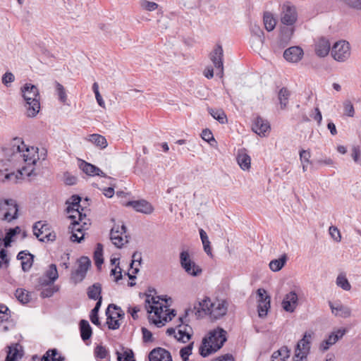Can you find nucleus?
I'll use <instances>...</instances> for the list:
<instances>
[{
  "label": "nucleus",
  "mask_w": 361,
  "mask_h": 361,
  "mask_svg": "<svg viewBox=\"0 0 361 361\" xmlns=\"http://www.w3.org/2000/svg\"><path fill=\"white\" fill-rule=\"evenodd\" d=\"M289 96L290 92L287 88L283 87L280 90L278 97L281 109H283L286 107L287 104L288 102Z\"/></svg>",
  "instance_id": "58836bf2"
},
{
  "label": "nucleus",
  "mask_w": 361,
  "mask_h": 361,
  "mask_svg": "<svg viewBox=\"0 0 361 361\" xmlns=\"http://www.w3.org/2000/svg\"><path fill=\"white\" fill-rule=\"evenodd\" d=\"M223 56L224 51L221 45H217L210 54L211 61L213 62L216 68L219 71L216 75L220 78H223L224 75Z\"/></svg>",
  "instance_id": "f3484780"
},
{
  "label": "nucleus",
  "mask_w": 361,
  "mask_h": 361,
  "mask_svg": "<svg viewBox=\"0 0 361 361\" xmlns=\"http://www.w3.org/2000/svg\"><path fill=\"white\" fill-rule=\"evenodd\" d=\"M58 277L59 274L56 266L51 264L49 266V268L45 271L44 274L39 279V286H43L53 284Z\"/></svg>",
  "instance_id": "a211bd4d"
},
{
  "label": "nucleus",
  "mask_w": 361,
  "mask_h": 361,
  "mask_svg": "<svg viewBox=\"0 0 361 361\" xmlns=\"http://www.w3.org/2000/svg\"><path fill=\"white\" fill-rule=\"evenodd\" d=\"M86 140L102 149L107 146V141L106 138L99 134L90 135L87 136Z\"/></svg>",
  "instance_id": "72a5a7b5"
},
{
  "label": "nucleus",
  "mask_w": 361,
  "mask_h": 361,
  "mask_svg": "<svg viewBox=\"0 0 361 361\" xmlns=\"http://www.w3.org/2000/svg\"><path fill=\"white\" fill-rule=\"evenodd\" d=\"M283 309L288 312H293L298 305V296L295 291L286 294L281 302Z\"/></svg>",
  "instance_id": "aec40b11"
},
{
  "label": "nucleus",
  "mask_w": 361,
  "mask_h": 361,
  "mask_svg": "<svg viewBox=\"0 0 361 361\" xmlns=\"http://www.w3.org/2000/svg\"><path fill=\"white\" fill-rule=\"evenodd\" d=\"M287 261V256L283 255L279 259H273L269 262V268L273 271H280L285 265Z\"/></svg>",
  "instance_id": "c9c22d12"
},
{
  "label": "nucleus",
  "mask_w": 361,
  "mask_h": 361,
  "mask_svg": "<svg viewBox=\"0 0 361 361\" xmlns=\"http://www.w3.org/2000/svg\"><path fill=\"white\" fill-rule=\"evenodd\" d=\"M20 231V228L18 226L16 227L15 228L10 229L6 234V236L4 239V246L6 247L10 246V244L12 241V238L16 235V233H19Z\"/></svg>",
  "instance_id": "8fccbe9b"
},
{
  "label": "nucleus",
  "mask_w": 361,
  "mask_h": 361,
  "mask_svg": "<svg viewBox=\"0 0 361 361\" xmlns=\"http://www.w3.org/2000/svg\"><path fill=\"white\" fill-rule=\"evenodd\" d=\"M293 29H291L290 30V35H284V34H282L279 39L277 40V42H276V46L279 48V49H283L286 46H287V44H288L290 39V35L293 34Z\"/></svg>",
  "instance_id": "09e8293b"
},
{
  "label": "nucleus",
  "mask_w": 361,
  "mask_h": 361,
  "mask_svg": "<svg viewBox=\"0 0 361 361\" xmlns=\"http://www.w3.org/2000/svg\"><path fill=\"white\" fill-rule=\"evenodd\" d=\"M64 357L60 355L56 349L48 350L42 357V361H63Z\"/></svg>",
  "instance_id": "f704fd0d"
},
{
  "label": "nucleus",
  "mask_w": 361,
  "mask_h": 361,
  "mask_svg": "<svg viewBox=\"0 0 361 361\" xmlns=\"http://www.w3.org/2000/svg\"><path fill=\"white\" fill-rule=\"evenodd\" d=\"M180 263L185 272L190 276H197L202 272V269L190 259V254L186 250L180 252Z\"/></svg>",
  "instance_id": "ddd939ff"
},
{
  "label": "nucleus",
  "mask_w": 361,
  "mask_h": 361,
  "mask_svg": "<svg viewBox=\"0 0 361 361\" xmlns=\"http://www.w3.org/2000/svg\"><path fill=\"white\" fill-rule=\"evenodd\" d=\"M180 323L174 328H169L166 334L169 336L173 335L174 337L182 343L188 342L192 334V329L188 324H183V317H179Z\"/></svg>",
  "instance_id": "9d476101"
},
{
  "label": "nucleus",
  "mask_w": 361,
  "mask_h": 361,
  "mask_svg": "<svg viewBox=\"0 0 361 361\" xmlns=\"http://www.w3.org/2000/svg\"><path fill=\"white\" fill-rule=\"evenodd\" d=\"M250 31L252 34L251 42L256 47H261L264 42V32L260 27L257 25H251Z\"/></svg>",
  "instance_id": "a878e982"
},
{
  "label": "nucleus",
  "mask_w": 361,
  "mask_h": 361,
  "mask_svg": "<svg viewBox=\"0 0 361 361\" xmlns=\"http://www.w3.org/2000/svg\"><path fill=\"white\" fill-rule=\"evenodd\" d=\"M6 361H17L23 356V350L21 345L18 343L13 344L8 348Z\"/></svg>",
  "instance_id": "c756f323"
},
{
  "label": "nucleus",
  "mask_w": 361,
  "mask_h": 361,
  "mask_svg": "<svg viewBox=\"0 0 361 361\" xmlns=\"http://www.w3.org/2000/svg\"><path fill=\"white\" fill-rule=\"evenodd\" d=\"M343 1L350 8L361 10V0H343Z\"/></svg>",
  "instance_id": "e2e57ef3"
},
{
  "label": "nucleus",
  "mask_w": 361,
  "mask_h": 361,
  "mask_svg": "<svg viewBox=\"0 0 361 361\" xmlns=\"http://www.w3.org/2000/svg\"><path fill=\"white\" fill-rule=\"evenodd\" d=\"M20 177V176L18 172L17 173H4V172L2 170H0V183H4L6 180H10L13 181V183H16Z\"/></svg>",
  "instance_id": "a18cd8bd"
},
{
  "label": "nucleus",
  "mask_w": 361,
  "mask_h": 361,
  "mask_svg": "<svg viewBox=\"0 0 361 361\" xmlns=\"http://www.w3.org/2000/svg\"><path fill=\"white\" fill-rule=\"evenodd\" d=\"M197 310L196 314L199 317L202 312L209 314L212 319H219L226 315L228 311V302L224 300H216L212 302L210 298L205 297L202 300L199 301L197 306L194 307Z\"/></svg>",
  "instance_id": "7ed1b4c3"
},
{
  "label": "nucleus",
  "mask_w": 361,
  "mask_h": 361,
  "mask_svg": "<svg viewBox=\"0 0 361 361\" xmlns=\"http://www.w3.org/2000/svg\"><path fill=\"white\" fill-rule=\"evenodd\" d=\"M79 168L82 170L88 176H99L102 177H105V173L96 166L87 163L84 160L79 159Z\"/></svg>",
  "instance_id": "5701e85b"
},
{
  "label": "nucleus",
  "mask_w": 361,
  "mask_h": 361,
  "mask_svg": "<svg viewBox=\"0 0 361 361\" xmlns=\"http://www.w3.org/2000/svg\"><path fill=\"white\" fill-rule=\"evenodd\" d=\"M343 109L345 114L349 117H353L355 114V109L352 102L349 100H345L343 102Z\"/></svg>",
  "instance_id": "6e6d98bb"
},
{
  "label": "nucleus",
  "mask_w": 361,
  "mask_h": 361,
  "mask_svg": "<svg viewBox=\"0 0 361 361\" xmlns=\"http://www.w3.org/2000/svg\"><path fill=\"white\" fill-rule=\"evenodd\" d=\"M15 295L16 298L22 303L26 304L30 302V297L29 293L22 288H18L16 290Z\"/></svg>",
  "instance_id": "37998d69"
},
{
  "label": "nucleus",
  "mask_w": 361,
  "mask_h": 361,
  "mask_svg": "<svg viewBox=\"0 0 361 361\" xmlns=\"http://www.w3.org/2000/svg\"><path fill=\"white\" fill-rule=\"evenodd\" d=\"M118 361H135L132 350L127 349L123 353L116 352Z\"/></svg>",
  "instance_id": "79ce46f5"
},
{
  "label": "nucleus",
  "mask_w": 361,
  "mask_h": 361,
  "mask_svg": "<svg viewBox=\"0 0 361 361\" xmlns=\"http://www.w3.org/2000/svg\"><path fill=\"white\" fill-rule=\"evenodd\" d=\"M34 256L26 251H21L18 253L17 259L21 261L22 269L27 271L30 269L33 264Z\"/></svg>",
  "instance_id": "c85d7f7f"
},
{
  "label": "nucleus",
  "mask_w": 361,
  "mask_h": 361,
  "mask_svg": "<svg viewBox=\"0 0 361 361\" xmlns=\"http://www.w3.org/2000/svg\"><path fill=\"white\" fill-rule=\"evenodd\" d=\"M226 331L221 328H217L209 333V336L203 338L200 348L202 357H207L219 350L226 341Z\"/></svg>",
  "instance_id": "39448f33"
},
{
  "label": "nucleus",
  "mask_w": 361,
  "mask_h": 361,
  "mask_svg": "<svg viewBox=\"0 0 361 361\" xmlns=\"http://www.w3.org/2000/svg\"><path fill=\"white\" fill-rule=\"evenodd\" d=\"M264 24L267 31H272L276 26V21L271 13L265 12L264 14Z\"/></svg>",
  "instance_id": "e433bc0d"
},
{
  "label": "nucleus",
  "mask_w": 361,
  "mask_h": 361,
  "mask_svg": "<svg viewBox=\"0 0 361 361\" xmlns=\"http://www.w3.org/2000/svg\"><path fill=\"white\" fill-rule=\"evenodd\" d=\"M39 159V156L37 154V149L33 147H27L25 145V148L23 152H21V157L20 158V161H23L27 166L22 168L21 170H18V173L21 177L23 175H26L27 176H30L34 173V167Z\"/></svg>",
  "instance_id": "423d86ee"
},
{
  "label": "nucleus",
  "mask_w": 361,
  "mask_h": 361,
  "mask_svg": "<svg viewBox=\"0 0 361 361\" xmlns=\"http://www.w3.org/2000/svg\"><path fill=\"white\" fill-rule=\"evenodd\" d=\"M315 53L319 57L327 56L331 50V44L325 37L319 38L315 43Z\"/></svg>",
  "instance_id": "393cba45"
},
{
  "label": "nucleus",
  "mask_w": 361,
  "mask_h": 361,
  "mask_svg": "<svg viewBox=\"0 0 361 361\" xmlns=\"http://www.w3.org/2000/svg\"><path fill=\"white\" fill-rule=\"evenodd\" d=\"M329 306L332 313L336 316L347 318L349 317L351 314V310L347 306H344L343 305H338L334 306L331 302H329Z\"/></svg>",
  "instance_id": "7c9ffc66"
},
{
  "label": "nucleus",
  "mask_w": 361,
  "mask_h": 361,
  "mask_svg": "<svg viewBox=\"0 0 361 361\" xmlns=\"http://www.w3.org/2000/svg\"><path fill=\"white\" fill-rule=\"evenodd\" d=\"M142 338L144 342H150L152 341V334L146 328H142Z\"/></svg>",
  "instance_id": "774afa93"
},
{
  "label": "nucleus",
  "mask_w": 361,
  "mask_h": 361,
  "mask_svg": "<svg viewBox=\"0 0 361 361\" xmlns=\"http://www.w3.org/2000/svg\"><path fill=\"white\" fill-rule=\"evenodd\" d=\"M192 343H190L180 350V355L183 361H188L189 355L192 354Z\"/></svg>",
  "instance_id": "4d7b16f0"
},
{
  "label": "nucleus",
  "mask_w": 361,
  "mask_h": 361,
  "mask_svg": "<svg viewBox=\"0 0 361 361\" xmlns=\"http://www.w3.org/2000/svg\"><path fill=\"white\" fill-rule=\"evenodd\" d=\"M102 251H103L102 245L100 243H98L97 245V248L94 252V261H95V264L97 267L101 266L104 262L103 257H102Z\"/></svg>",
  "instance_id": "49530a36"
},
{
  "label": "nucleus",
  "mask_w": 361,
  "mask_h": 361,
  "mask_svg": "<svg viewBox=\"0 0 361 361\" xmlns=\"http://www.w3.org/2000/svg\"><path fill=\"white\" fill-rule=\"evenodd\" d=\"M303 50L298 46L290 47L283 52V58L290 63H298L303 57Z\"/></svg>",
  "instance_id": "412c9836"
},
{
  "label": "nucleus",
  "mask_w": 361,
  "mask_h": 361,
  "mask_svg": "<svg viewBox=\"0 0 361 361\" xmlns=\"http://www.w3.org/2000/svg\"><path fill=\"white\" fill-rule=\"evenodd\" d=\"M140 5L142 9L147 11H154L159 7L157 3L147 0H140Z\"/></svg>",
  "instance_id": "864d4df0"
},
{
  "label": "nucleus",
  "mask_w": 361,
  "mask_h": 361,
  "mask_svg": "<svg viewBox=\"0 0 361 361\" xmlns=\"http://www.w3.org/2000/svg\"><path fill=\"white\" fill-rule=\"evenodd\" d=\"M18 217V212L14 214V211L11 209H7L4 214H1V219L7 221H11Z\"/></svg>",
  "instance_id": "13d9d810"
},
{
  "label": "nucleus",
  "mask_w": 361,
  "mask_h": 361,
  "mask_svg": "<svg viewBox=\"0 0 361 361\" xmlns=\"http://www.w3.org/2000/svg\"><path fill=\"white\" fill-rule=\"evenodd\" d=\"M310 152L307 150H301L300 152V161L302 166V171H307V165L310 164Z\"/></svg>",
  "instance_id": "de8ad7c7"
},
{
  "label": "nucleus",
  "mask_w": 361,
  "mask_h": 361,
  "mask_svg": "<svg viewBox=\"0 0 361 361\" xmlns=\"http://www.w3.org/2000/svg\"><path fill=\"white\" fill-rule=\"evenodd\" d=\"M145 308L149 313V319L157 326L161 327L175 317V310L169 308L168 300L158 296H147Z\"/></svg>",
  "instance_id": "f257e3e1"
},
{
  "label": "nucleus",
  "mask_w": 361,
  "mask_h": 361,
  "mask_svg": "<svg viewBox=\"0 0 361 361\" xmlns=\"http://www.w3.org/2000/svg\"><path fill=\"white\" fill-rule=\"evenodd\" d=\"M71 200V202H66L68 204L66 212L69 214L68 217L73 221L68 228L81 233L89 221L87 219L86 209L80 204L81 198L79 196L73 195Z\"/></svg>",
  "instance_id": "f03ea898"
},
{
  "label": "nucleus",
  "mask_w": 361,
  "mask_h": 361,
  "mask_svg": "<svg viewBox=\"0 0 361 361\" xmlns=\"http://www.w3.org/2000/svg\"><path fill=\"white\" fill-rule=\"evenodd\" d=\"M25 101V114L27 117H35L40 110V95L38 88L30 83L25 84L20 89Z\"/></svg>",
  "instance_id": "20e7f679"
},
{
  "label": "nucleus",
  "mask_w": 361,
  "mask_h": 361,
  "mask_svg": "<svg viewBox=\"0 0 361 361\" xmlns=\"http://www.w3.org/2000/svg\"><path fill=\"white\" fill-rule=\"evenodd\" d=\"M336 343V341L335 340V338H334L333 335L331 333L329 334V336H328L327 339L324 341L320 344L319 349L322 351L324 352V351L327 350L331 345H333Z\"/></svg>",
  "instance_id": "5fc2aeb1"
},
{
  "label": "nucleus",
  "mask_w": 361,
  "mask_h": 361,
  "mask_svg": "<svg viewBox=\"0 0 361 361\" xmlns=\"http://www.w3.org/2000/svg\"><path fill=\"white\" fill-rule=\"evenodd\" d=\"M126 205L127 207H132L136 212L145 214H150L154 211L153 206L145 200L129 201Z\"/></svg>",
  "instance_id": "4be33fe9"
},
{
  "label": "nucleus",
  "mask_w": 361,
  "mask_h": 361,
  "mask_svg": "<svg viewBox=\"0 0 361 361\" xmlns=\"http://www.w3.org/2000/svg\"><path fill=\"white\" fill-rule=\"evenodd\" d=\"M71 233V235L70 237V239L72 242H77L80 243L81 240L84 238V233L82 231L81 233H79L77 231H73V229H69ZM82 229V231H83Z\"/></svg>",
  "instance_id": "bf43d9fd"
},
{
  "label": "nucleus",
  "mask_w": 361,
  "mask_h": 361,
  "mask_svg": "<svg viewBox=\"0 0 361 361\" xmlns=\"http://www.w3.org/2000/svg\"><path fill=\"white\" fill-rule=\"evenodd\" d=\"M298 19L296 8L290 2L284 3L281 8V21L286 25H293Z\"/></svg>",
  "instance_id": "4468645a"
},
{
  "label": "nucleus",
  "mask_w": 361,
  "mask_h": 361,
  "mask_svg": "<svg viewBox=\"0 0 361 361\" xmlns=\"http://www.w3.org/2000/svg\"><path fill=\"white\" fill-rule=\"evenodd\" d=\"M14 79H15V77L13 75V73H10V72H7L4 75H3V78H2V82L8 86V84L11 83L12 82L14 81Z\"/></svg>",
  "instance_id": "338daca9"
},
{
  "label": "nucleus",
  "mask_w": 361,
  "mask_h": 361,
  "mask_svg": "<svg viewBox=\"0 0 361 361\" xmlns=\"http://www.w3.org/2000/svg\"><path fill=\"white\" fill-rule=\"evenodd\" d=\"M252 130L259 136H266V133L270 130V126L267 121L261 117H258L252 125Z\"/></svg>",
  "instance_id": "bb28decb"
},
{
  "label": "nucleus",
  "mask_w": 361,
  "mask_h": 361,
  "mask_svg": "<svg viewBox=\"0 0 361 361\" xmlns=\"http://www.w3.org/2000/svg\"><path fill=\"white\" fill-rule=\"evenodd\" d=\"M312 341V334L305 332L302 338L300 339L295 347L294 361H303L306 360L310 351Z\"/></svg>",
  "instance_id": "1a4fd4ad"
},
{
  "label": "nucleus",
  "mask_w": 361,
  "mask_h": 361,
  "mask_svg": "<svg viewBox=\"0 0 361 361\" xmlns=\"http://www.w3.org/2000/svg\"><path fill=\"white\" fill-rule=\"evenodd\" d=\"M236 159L241 169L243 171L250 170L251 166V158L245 149L238 150Z\"/></svg>",
  "instance_id": "cd10ccee"
},
{
  "label": "nucleus",
  "mask_w": 361,
  "mask_h": 361,
  "mask_svg": "<svg viewBox=\"0 0 361 361\" xmlns=\"http://www.w3.org/2000/svg\"><path fill=\"white\" fill-rule=\"evenodd\" d=\"M347 330L345 329H338L331 332L334 338H335L336 341L337 342L338 340L343 338V336L345 334Z\"/></svg>",
  "instance_id": "69168bd1"
},
{
  "label": "nucleus",
  "mask_w": 361,
  "mask_h": 361,
  "mask_svg": "<svg viewBox=\"0 0 361 361\" xmlns=\"http://www.w3.org/2000/svg\"><path fill=\"white\" fill-rule=\"evenodd\" d=\"M101 305H102V302H101V300H99V301L97 302L94 307L92 310V311L90 312V315L91 322L94 324H95L98 326L101 325V323L99 322V317H98V312H99V308L101 307Z\"/></svg>",
  "instance_id": "a19ab883"
},
{
  "label": "nucleus",
  "mask_w": 361,
  "mask_h": 361,
  "mask_svg": "<svg viewBox=\"0 0 361 361\" xmlns=\"http://www.w3.org/2000/svg\"><path fill=\"white\" fill-rule=\"evenodd\" d=\"M9 259L8 258L6 251L4 249L0 250V269L2 267L3 264H5L6 267L8 265Z\"/></svg>",
  "instance_id": "0e129e2a"
},
{
  "label": "nucleus",
  "mask_w": 361,
  "mask_h": 361,
  "mask_svg": "<svg viewBox=\"0 0 361 361\" xmlns=\"http://www.w3.org/2000/svg\"><path fill=\"white\" fill-rule=\"evenodd\" d=\"M336 283L338 287L341 288L344 290H350L351 288V286L348 280L343 274L338 275Z\"/></svg>",
  "instance_id": "ea45409f"
},
{
  "label": "nucleus",
  "mask_w": 361,
  "mask_h": 361,
  "mask_svg": "<svg viewBox=\"0 0 361 361\" xmlns=\"http://www.w3.org/2000/svg\"><path fill=\"white\" fill-rule=\"evenodd\" d=\"M53 284L48 286H39L38 285V288H41L42 291L40 293V295L42 298H49L53 295V294L57 291V289L52 286Z\"/></svg>",
  "instance_id": "c03bdc74"
},
{
  "label": "nucleus",
  "mask_w": 361,
  "mask_h": 361,
  "mask_svg": "<svg viewBox=\"0 0 361 361\" xmlns=\"http://www.w3.org/2000/svg\"><path fill=\"white\" fill-rule=\"evenodd\" d=\"M209 112L211 116L220 123L224 124L227 123V117L225 112L222 109H209Z\"/></svg>",
  "instance_id": "4c0bfd02"
},
{
  "label": "nucleus",
  "mask_w": 361,
  "mask_h": 361,
  "mask_svg": "<svg viewBox=\"0 0 361 361\" xmlns=\"http://www.w3.org/2000/svg\"><path fill=\"white\" fill-rule=\"evenodd\" d=\"M80 330L81 338L83 341L88 340L92 334V328L87 320L82 319L80 322Z\"/></svg>",
  "instance_id": "473e14b6"
},
{
  "label": "nucleus",
  "mask_w": 361,
  "mask_h": 361,
  "mask_svg": "<svg viewBox=\"0 0 361 361\" xmlns=\"http://www.w3.org/2000/svg\"><path fill=\"white\" fill-rule=\"evenodd\" d=\"M56 90L59 97V99L65 104L67 100V95L64 87L58 82H55Z\"/></svg>",
  "instance_id": "3c124183"
},
{
  "label": "nucleus",
  "mask_w": 361,
  "mask_h": 361,
  "mask_svg": "<svg viewBox=\"0 0 361 361\" xmlns=\"http://www.w3.org/2000/svg\"><path fill=\"white\" fill-rule=\"evenodd\" d=\"M78 267L75 271H72L71 277L75 283H80L85 279L87 270L91 265V262L87 257H80L78 260Z\"/></svg>",
  "instance_id": "2eb2a0df"
},
{
  "label": "nucleus",
  "mask_w": 361,
  "mask_h": 361,
  "mask_svg": "<svg viewBox=\"0 0 361 361\" xmlns=\"http://www.w3.org/2000/svg\"><path fill=\"white\" fill-rule=\"evenodd\" d=\"M25 148V145L20 137L13 138L8 146L4 149V155L9 161H20L21 152Z\"/></svg>",
  "instance_id": "0eeeda50"
},
{
  "label": "nucleus",
  "mask_w": 361,
  "mask_h": 361,
  "mask_svg": "<svg viewBox=\"0 0 361 361\" xmlns=\"http://www.w3.org/2000/svg\"><path fill=\"white\" fill-rule=\"evenodd\" d=\"M94 354L97 359L103 360L106 359V361L109 360L108 356L109 353L105 347L102 345H97L94 349Z\"/></svg>",
  "instance_id": "603ef678"
},
{
  "label": "nucleus",
  "mask_w": 361,
  "mask_h": 361,
  "mask_svg": "<svg viewBox=\"0 0 361 361\" xmlns=\"http://www.w3.org/2000/svg\"><path fill=\"white\" fill-rule=\"evenodd\" d=\"M33 232L35 236L42 242H44L45 240H54L55 239V235L50 232H47V226L42 224L40 221L35 224L33 226Z\"/></svg>",
  "instance_id": "6ab92c4d"
},
{
  "label": "nucleus",
  "mask_w": 361,
  "mask_h": 361,
  "mask_svg": "<svg viewBox=\"0 0 361 361\" xmlns=\"http://www.w3.org/2000/svg\"><path fill=\"white\" fill-rule=\"evenodd\" d=\"M102 286L99 283H95L92 286H90L87 289V295L90 299L102 301V298L101 296Z\"/></svg>",
  "instance_id": "2f4dec72"
},
{
  "label": "nucleus",
  "mask_w": 361,
  "mask_h": 361,
  "mask_svg": "<svg viewBox=\"0 0 361 361\" xmlns=\"http://www.w3.org/2000/svg\"><path fill=\"white\" fill-rule=\"evenodd\" d=\"M110 239L112 243L118 248L122 247L129 241V236L126 234V227L122 224L114 225L110 231Z\"/></svg>",
  "instance_id": "f8f14e48"
},
{
  "label": "nucleus",
  "mask_w": 361,
  "mask_h": 361,
  "mask_svg": "<svg viewBox=\"0 0 361 361\" xmlns=\"http://www.w3.org/2000/svg\"><path fill=\"white\" fill-rule=\"evenodd\" d=\"M258 295L257 312L259 317H265L270 309V297L267 294V291L263 288H259L257 291Z\"/></svg>",
  "instance_id": "dca6fc26"
},
{
  "label": "nucleus",
  "mask_w": 361,
  "mask_h": 361,
  "mask_svg": "<svg viewBox=\"0 0 361 361\" xmlns=\"http://www.w3.org/2000/svg\"><path fill=\"white\" fill-rule=\"evenodd\" d=\"M329 234L335 241L340 242L341 240V235L337 227L331 226L329 227Z\"/></svg>",
  "instance_id": "052dcab7"
},
{
  "label": "nucleus",
  "mask_w": 361,
  "mask_h": 361,
  "mask_svg": "<svg viewBox=\"0 0 361 361\" xmlns=\"http://www.w3.org/2000/svg\"><path fill=\"white\" fill-rule=\"evenodd\" d=\"M331 56L338 62L346 61L350 56V44L345 40L336 42L331 48Z\"/></svg>",
  "instance_id": "9b49d317"
},
{
  "label": "nucleus",
  "mask_w": 361,
  "mask_h": 361,
  "mask_svg": "<svg viewBox=\"0 0 361 361\" xmlns=\"http://www.w3.org/2000/svg\"><path fill=\"white\" fill-rule=\"evenodd\" d=\"M149 361H172L170 353L161 348L153 349L149 354Z\"/></svg>",
  "instance_id": "b1692460"
},
{
  "label": "nucleus",
  "mask_w": 361,
  "mask_h": 361,
  "mask_svg": "<svg viewBox=\"0 0 361 361\" xmlns=\"http://www.w3.org/2000/svg\"><path fill=\"white\" fill-rule=\"evenodd\" d=\"M106 324L109 329H118L120 326V319L124 317V312L121 308L114 304H110L106 311Z\"/></svg>",
  "instance_id": "6e6552de"
},
{
  "label": "nucleus",
  "mask_w": 361,
  "mask_h": 361,
  "mask_svg": "<svg viewBox=\"0 0 361 361\" xmlns=\"http://www.w3.org/2000/svg\"><path fill=\"white\" fill-rule=\"evenodd\" d=\"M201 137L207 142H210L211 141L215 142L213 134L209 129L203 130L201 134Z\"/></svg>",
  "instance_id": "680f3d73"
}]
</instances>
